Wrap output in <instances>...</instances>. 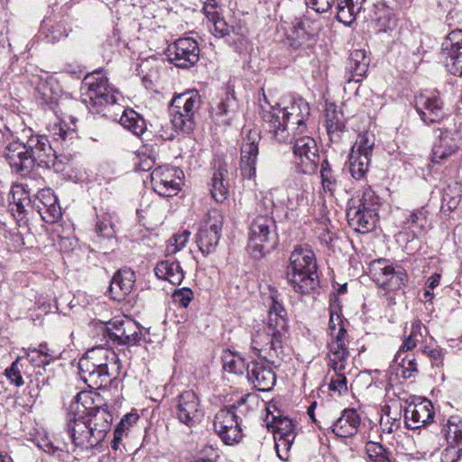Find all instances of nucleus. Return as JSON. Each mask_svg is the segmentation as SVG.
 <instances>
[{
    "instance_id": "1",
    "label": "nucleus",
    "mask_w": 462,
    "mask_h": 462,
    "mask_svg": "<svg viewBox=\"0 0 462 462\" xmlns=\"http://www.w3.org/2000/svg\"><path fill=\"white\" fill-rule=\"evenodd\" d=\"M112 422L108 407L96 404L91 392L81 391L67 409L64 430L75 448L89 450L104 441Z\"/></svg>"
},
{
    "instance_id": "2",
    "label": "nucleus",
    "mask_w": 462,
    "mask_h": 462,
    "mask_svg": "<svg viewBox=\"0 0 462 462\" xmlns=\"http://www.w3.org/2000/svg\"><path fill=\"white\" fill-rule=\"evenodd\" d=\"M287 281L299 294H309L319 284L314 252L308 245H296L290 256Z\"/></svg>"
},
{
    "instance_id": "3",
    "label": "nucleus",
    "mask_w": 462,
    "mask_h": 462,
    "mask_svg": "<svg viewBox=\"0 0 462 462\" xmlns=\"http://www.w3.org/2000/svg\"><path fill=\"white\" fill-rule=\"evenodd\" d=\"M265 105L261 103L263 127L272 134L278 143H287L291 134L285 125L286 117L296 116L309 118L310 108L309 104L300 98L290 106L281 108L279 104L272 106L263 94Z\"/></svg>"
},
{
    "instance_id": "4",
    "label": "nucleus",
    "mask_w": 462,
    "mask_h": 462,
    "mask_svg": "<svg viewBox=\"0 0 462 462\" xmlns=\"http://www.w3.org/2000/svg\"><path fill=\"white\" fill-rule=\"evenodd\" d=\"M82 101L94 113L106 116V108L117 105L121 95L112 87L106 77L95 72L84 78Z\"/></svg>"
},
{
    "instance_id": "5",
    "label": "nucleus",
    "mask_w": 462,
    "mask_h": 462,
    "mask_svg": "<svg viewBox=\"0 0 462 462\" xmlns=\"http://www.w3.org/2000/svg\"><path fill=\"white\" fill-rule=\"evenodd\" d=\"M24 135L32 168L36 165L53 170L55 172L64 171L69 161L67 156L58 154L46 135L34 134L31 128L24 131Z\"/></svg>"
},
{
    "instance_id": "6",
    "label": "nucleus",
    "mask_w": 462,
    "mask_h": 462,
    "mask_svg": "<svg viewBox=\"0 0 462 462\" xmlns=\"http://www.w3.org/2000/svg\"><path fill=\"white\" fill-rule=\"evenodd\" d=\"M380 206V198L372 189H366L359 206L351 207L346 211L349 226L359 233H367L374 229L378 219Z\"/></svg>"
},
{
    "instance_id": "7",
    "label": "nucleus",
    "mask_w": 462,
    "mask_h": 462,
    "mask_svg": "<svg viewBox=\"0 0 462 462\" xmlns=\"http://www.w3.org/2000/svg\"><path fill=\"white\" fill-rule=\"evenodd\" d=\"M278 245L276 224L272 216H256L250 225L249 247L254 258H260Z\"/></svg>"
},
{
    "instance_id": "8",
    "label": "nucleus",
    "mask_w": 462,
    "mask_h": 462,
    "mask_svg": "<svg viewBox=\"0 0 462 462\" xmlns=\"http://www.w3.org/2000/svg\"><path fill=\"white\" fill-rule=\"evenodd\" d=\"M289 141H293V163L297 171L303 174L314 173L319 164V148L315 139L309 134L293 133V137H290Z\"/></svg>"
},
{
    "instance_id": "9",
    "label": "nucleus",
    "mask_w": 462,
    "mask_h": 462,
    "mask_svg": "<svg viewBox=\"0 0 462 462\" xmlns=\"http://www.w3.org/2000/svg\"><path fill=\"white\" fill-rule=\"evenodd\" d=\"M103 328V337L117 346H136L145 341L143 328L130 319L111 320Z\"/></svg>"
},
{
    "instance_id": "10",
    "label": "nucleus",
    "mask_w": 462,
    "mask_h": 462,
    "mask_svg": "<svg viewBox=\"0 0 462 462\" xmlns=\"http://www.w3.org/2000/svg\"><path fill=\"white\" fill-rule=\"evenodd\" d=\"M287 330L280 329L276 326H271L270 323L263 328V330H258L252 337V348L260 356L264 352L266 356L264 359L269 356L270 358L277 357L283 359V341L285 339Z\"/></svg>"
},
{
    "instance_id": "11",
    "label": "nucleus",
    "mask_w": 462,
    "mask_h": 462,
    "mask_svg": "<svg viewBox=\"0 0 462 462\" xmlns=\"http://www.w3.org/2000/svg\"><path fill=\"white\" fill-rule=\"evenodd\" d=\"M174 417L178 421L191 429L200 423L204 409L199 395L191 390L184 391L175 398Z\"/></svg>"
},
{
    "instance_id": "12",
    "label": "nucleus",
    "mask_w": 462,
    "mask_h": 462,
    "mask_svg": "<svg viewBox=\"0 0 462 462\" xmlns=\"http://www.w3.org/2000/svg\"><path fill=\"white\" fill-rule=\"evenodd\" d=\"M199 47L196 40L190 37L180 38L170 44L166 50L168 60L180 69H190L199 60Z\"/></svg>"
},
{
    "instance_id": "13",
    "label": "nucleus",
    "mask_w": 462,
    "mask_h": 462,
    "mask_svg": "<svg viewBox=\"0 0 462 462\" xmlns=\"http://www.w3.org/2000/svg\"><path fill=\"white\" fill-rule=\"evenodd\" d=\"M79 375L89 388L100 389L111 383L120 370L119 363H109V365L89 364V361H79Z\"/></svg>"
},
{
    "instance_id": "14",
    "label": "nucleus",
    "mask_w": 462,
    "mask_h": 462,
    "mask_svg": "<svg viewBox=\"0 0 462 462\" xmlns=\"http://www.w3.org/2000/svg\"><path fill=\"white\" fill-rule=\"evenodd\" d=\"M242 419L231 410L220 409L215 415L214 430L226 445L239 443L243 437Z\"/></svg>"
},
{
    "instance_id": "15",
    "label": "nucleus",
    "mask_w": 462,
    "mask_h": 462,
    "mask_svg": "<svg viewBox=\"0 0 462 462\" xmlns=\"http://www.w3.org/2000/svg\"><path fill=\"white\" fill-rule=\"evenodd\" d=\"M184 174L176 167L155 168L151 173V181L156 193L162 197H172L178 193Z\"/></svg>"
},
{
    "instance_id": "16",
    "label": "nucleus",
    "mask_w": 462,
    "mask_h": 462,
    "mask_svg": "<svg viewBox=\"0 0 462 462\" xmlns=\"http://www.w3.org/2000/svg\"><path fill=\"white\" fill-rule=\"evenodd\" d=\"M414 107L421 121L426 125L441 122L447 116L443 102L439 95L424 91L414 97Z\"/></svg>"
},
{
    "instance_id": "17",
    "label": "nucleus",
    "mask_w": 462,
    "mask_h": 462,
    "mask_svg": "<svg viewBox=\"0 0 462 462\" xmlns=\"http://www.w3.org/2000/svg\"><path fill=\"white\" fill-rule=\"evenodd\" d=\"M413 399L404 410V423L410 430H418L433 421L435 411L430 400L421 397Z\"/></svg>"
},
{
    "instance_id": "18",
    "label": "nucleus",
    "mask_w": 462,
    "mask_h": 462,
    "mask_svg": "<svg viewBox=\"0 0 462 462\" xmlns=\"http://www.w3.org/2000/svg\"><path fill=\"white\" fill-rule=\"evenodd\" d=\"M260 136L257 131H249L241 146L240 171L244 178L254 180L259 154Z\"/></svg>"
},
{
    "instance_id": "19",
    "label": "nucleus",
    "mask_w": 462,
    "mask_h": 462,
    "mask_svg": "<svg viewBox=\"0 0 462 462\" xmlns=\"http://www.w3.org/2000/svg\"><path fill=\"white\" fill-rule=\"evenodd\" d=\"M222 217L217 214L215 217H209L197 234V244L203 254L213 253L221 237Z\"/></svg>"
},
{
    "instance_id": "20",
    "label": "nucleus",
    "mask_w": 462,
    "mask_h": 462,
    "mask_svg": "<svg viewBox=\"0 0 462 462\" xmlns=\"http://www.w3.org/2000/svg\"><path fill=\"white\" fill-rule=\"evenodd\" d=\"M32 85L34 86L37 98L41 99L42 104L51 106L56 105L62 96V90L56 79L48 74L32 76Z\"/></svg>"
},
{
    "instance_id": "21",
    "label": "nucleus",
    "mask_w": 462,
    "mask_h": 462,
    "mask_svg": "<svg viewBox=\"0 0 462 462\" xmlns=\"http://www.w3.org/2000/svg\"><path fill=\"white\" fill-rule=\"evenodd\" d=\"M247 378L258 391L268 392L276 383V374L269 364L251 361L246 365Z\"/></svg>"
},
{
    "instance_id": "22",
    "label": "nucleus",
    "mask_w": 462,
    "mask_h": 462,
    "mask_svg": "<svg viewBox=\"0 0 462 462\" xmlns=\"http://www.w3.org/2000/svg\"><path fill=\"white\" fill-rule=\"evenodd\" d=\"M26 142L20 140L9 143L4 152V156L11 168L16 172H29L32 169Z\"/></svg>"
},
{
    "instance_id": "23",
    "label": "nucleus",
    "mask_w": 462,
    "mask_h": 462,
    "mask_svg": "<svg viewBox=\"0 0 462 462\" xmlns=\"http://www.w3.org/2000/svg\"><path fill=\"white\" fill-rule=\"evenodd\" d=\"M238 108V101L236 97L235 89L228 85L224 96L211 108L212 117L219 125H229L235 117Z\"/></svg>"
},
{
    "instance_id": "24",
    "label": "nucleus",
    "mask_w": 462,
    "mask_h": 462,
    "mask_svg": "<svg viewBox=\"0 0 462 462\" xmlns=\"http://www.w3.org/2000/svg\"><path fill=\"white\" fill-rule=\"evenodd\" d=\"M370 59L365 50H354L351 51L346 65L344 79L346 83L361 82L368 71Z\"/></svg>"
},
{
    "instance_id": "25",
    "label": "nucleus",
    "mask_w": 462,
    "mask_h": 462,
    "mask_svg": "<svg viewBox=\"0 0 462 462\" xmlns=\"http://www.w3.org/2000/svg\"><path fill=\"white\" fill-rule=\"evenodd\" d=\"M438 131L439 134L432 145L430 155L433 164L443 163L448 157L455 154L458 148L451 131L448 129Z\"/></svg>"
},
{
    "instance_id": "26",
    "label": "nucleus",
    "mask_w": 462,
    "mask_h": 462,
    "mask_svg": "<svg viewBox=\"0 0 462 462\" xmlns=\"http://www.w3.org/2000/svg\"><path fill=\"white\" fill-rule=\"evenodd\" d=\"M134 273L130 269H120L113 276L107 291L110 298L121 301L125 300L134 287Z\"/></svg>"
},
{
    "instance_id": "27",
    "label": "nucleus",
    "mask_w": 462,
    "mask_h": 462,
    "mask_svg": "<svg viewBox=\"0 0 462 462\" xmlns=\"http://www.w3.org/2000/svg\"><path fill=\"white\" fill-rule=\"evenodd\" d=\"M360 421V416L355 409H345L340 417L329 426V429L337 437L348 438L357 432Z\"/></svg>"
},
{
    "instance_id": "28",
    "label": "nucleus",
    "mask_w": 462,
    "mask_h": 462,
    "mask_svg": "<svg viewBox=\"0 0 462 462\" xmlns=\"http://www.w3.org/2000/svg\"><path fill=\"white\" fill-rule=\"evenodd\" d=\"M36 196L40 201L39 203L43 204V221L52 224L60 219L62 216L61 208L52 189H42L37 192Z\"/></svg>"
},
{
    "instance_id": "29",
    "label": "nucleus",
    "mask_w": 462,
    "mask_h": 462,
    "mask_svg": "<svg viewBox=\"0 0 462 462\" xmlns=\"http://www.w3.org/2000/svg\"><path fill=\"white\" fill-rule=\"evenodd\" d=\"M403 229L410 230L412 238H418L426 233L428 227V210L424 208L410 211L402 222Z\"/></svg>"
},
{
    "instance_id": "30",
    "label": "nucleus",
    "mask_w": 462,
    "mask_h": 462,
    "mask_svg": "<svg viewBox=\"0 0 462 462\" xmlns=\"http://www.w3.org/2000/svg\"><path fill=\"white\" fill-rule=\"evenodd\" d=\"M325 125L328 135L331 142H339L341 134L346 131V124L342 112L336 109L334 105H330L326 109Z\"/></svg>"
},
{
    "instance_id": "31",
    "label": "nucleus",
    "mask_w": 462,
    "mask_h": 462,
    "mask_svg": "<svg viewBox=\"0 0 462 462\" xmlns=\"http://www.w3.org/2000/svg\"><path fill=\"white\" fill-rule=\"evenodd\" d=\"M155 275L161 279L177 285L184 279V273L179 262L162 261L154 268Z\"/></svg>"
},
{
    "instance_id": "32",
    "label": "nucleus",
    "mask_w": 462,
    "mask_h": 462,
    "mask_svg": "<svg viewBox=\"0 0 462 462\" xmlns=\"http://www.w3.org/2000/svg\"><path fill=\"white\" fill-rule=\"evenodd\" d=\"M462 197V183L458 180H450L442 193L441 210L444 213L455 210L460 203Z\"/></svg>"
},
{
    "instance_id": "33",
    "label": "nucleus",
    "mask_w": 462,
    "mask_h": 462,
    "mask_svg": "<svg viewBox=\"0 0 462 462\" xmlns=\"http://www.w3.org/2000/svg\"><path fill=\"white\" fill-rule=\"evenodd\" d=\"M170 113L171 125L177 133L189 134L193 132L196 125V116L191 112L181 111L171 106Z\"/></svg>"
},
{
    "instance_id": "34",
    "label": "nucleus",
    "mask_w": 462,
    "mask_h": 462,
    "mask_svg": "<svg viewBox=\"0 0 462 462\" xmlns=\"http://www.w3.org/2000/svg\"><path fill=\"white\" fill-rule=\"evenodd\" d=\"M170 113L171 125L177 133L189 134L193 132L196 125V116L191 112L181 111L171 106Z\"/></svg>"
},
{
    "instance_id": "35",
    "label": "nucleus",
    "mask_w": 462,
    "mask_h": 462,
    "mask_svg": "<svg viewBox=\"0 0 462 462\" xmlns=\"http://www.w3.org/2000/svg\"><path fill=\"white\" fill-rule=\"evenodd\" d=\"M79 361H89L92 365L108 366L109 363H119V358L112 349L99 346L87 351Z\"/></svg>"
},
{
    "instance_id": "36",
    "label": "nucleus",
    "mask_w": 462,
    "mask_h": 462,
    "mask_svg": "<svg viewBox=\"0 0 462 462\" xmlns=\"http://www.w3.org/2000/svg\"><path fill=\"white\" fill-rule=\"evenodd\" d=\"M9 202L11 210L17 212L19 215L27 213L30 209L32 210L33 199H31L29 192L23 186L13 188Z\"/></svg>"
},
{
    "instance_id": "37",
    "label": "nucleus",
    "mask_w": 462,
    "mask_h": 462,
    "mask_svg": "<svg viewBox=\"0 0 462 462\" xmlns=\"http://www.w3.org/2000/svg\"><path fill=\"white\" fill-rule=\"evenodd\" d=\"M171 105L181 111L191 112L196 116L201 105V97L197 90L184 92L175 96Z\"/></svg>"
},
{
    "instance_id": "38",
    "label": "nucleus",
    "mask_w": 462,
    "mask_h": 462,
    "mask_svg": "<svg viewBox=\"0 0 462 462\" xmlns=\"http://www.w3.org/2000/svg\"><path fill=\"white\" fill-rule=\"evenodd\" d=\"M120 125L136 136H141L146 131L145 119L134 109H125L120 119Z\"/></svg>"
},
{
    "instance_id": "39",
    "label": "nucleus",
    "mask_w": 462,
    "mask_h": 462,
    "mask_svg": "<svg viewBox=\"0 0 462 462\" xmlns=\"http://www.w3.org/2000/svg\"><path fill=\"white\" fill-rule=\"evenodd\" d=\"M448 444L459 446L462 444V417L460 415H451L447 423L442 427Z\"/></svg>"
},
{
    "instance_id": "40",
    "label": "nucleus",
    "mask_w": 462,
    "mask_h": 462,
    "mask_svg": "<svg viewBox=\"0 0 462 462\" xmlns=\"http://www.w3.org/2000/svg\"><path fill=\"white\" fill-rule=\"evenodd\" d=\"M138 420L139 415L136 412H129L123 416L114 430V439L111 442V448L114 450L119 448L123 437L128 435L131 428L136 424Z\"/></svg>"
},
{
    "instance_id": "41",
    "label": "nucleus",
    "mask_w": 462,
    "mask_h": 462,
    "mask_svg": "<svg viewBox=\"0 0 462 462\" xmlns=\"http://www.w3.org/2000/svg\"><path fill=\"white\" fill-rule=\"evenodd\" d=\"M371 156L351 152L349 155V169L353 178L360 180L368 171Z\"/></svg>"
},
{
    "instance_id": "42",
    "label": "nucleus",
    "mask_w": 462,
    "mask_h": 462,
    "mask_svg": "<svg viewBox=\"0 0 462 462\" xmlns=\"http://www.w3.org/2000/svg\"><path fill=\"white\" fill-rule=\"evenodd\" d=\"M226 172V168L219 167L211 178L210 193L217 202H223L226 198L228 188L224 180Z\"/></svg>"
},
{
    "instance_id": "43",
    "label": "nucleus",
    "mask_w": 462,
    "mask_h": 462,
    "mask_svg": "<svg viewBox=\"0 0 462 462\" xmlns=\"http://www.w3.org/2000/svg\"><path fill=\"white\" fill-rule=\"evenodd\" d=\"M272 305L269 309V322L271 326H276L280 329H288L287 312L278 299L272 295Z\"/></svg>"
},
{
    "instance_id": "44",
    "label": "nucleus",
    "mask_w": 462,
    "mask_h": 462,
    "mask_svg": "<svg viewBox=\"0 0 462 462\" xmlns=\"http://www.w3.org/2000/svg\"><path fill=\"white\" fill-rule=\"evenodd\" d=\"M222 363L225 371L236 374H242L247 365L241 355L228 349L225 350L222 355Z\"/></svg>"
},
{
    "instance_id": "45",
    "label": "nucleus",
    "mask_w": 462,
    "mask_h": 462,
    "mask_svg": "<svg viewBox=\"0 0 462 462\" xmlns=\"http://www.w3.org/2000/svg\"><path fill=\"white\" fill-rule=\"evenodd\" d=\"M53 142L60 143L61 147H67L76 137V132L67 126L64 123L54 124L49 129Z\"/></svg>"
},
{
    "instance_id": "46",
    "label": "nucleus",
    "mask_w": 462,
    "mask_h": 462,
    "mask_svg": "<svg viewBox=\"0 0 462 462\" xmlns=\"http://www.w3.org/2000/svg\"><path fill=\"white\" fill-rule=\"evenodd\" d=\"M361 5L337 2V20L345 25L350 26L356 21V15L361 11Z\"/></svg>"
},
{
    "instance_id": "47",
    "label": "nucleus",
    "mask_w": 462,
    "mask_h": 462,
    "mask_svg": "<svg viewBox=\"0 0 462 462\" xmlns=\"http://www.w3.org/2000/svg\"><path fill=\"white\" fill-rule=\"evenodd\" d=\"M394 266L387 264L385 259H378L374 263V282L379 287L386 290L387 283L390 282V273H393Z\"/></svg>"
},
{
    "instance_id": "48",
    "label": "nucleus",
    "mask_w": 462,
    "mask_h": 462,
    "mask_svg": "<svg viewBox=\"0 0 462 462\" xmlns=\"http://www.w3.org/2000/svg\"><path fill=\"white\" fill-rule=\"evenodd\" d=\"M365 451L370 462H392L390 452L379 442H367Z\"/></svg>"
},
{
    "instance_id": "49",
    "label": "nucleus",
    "mask_w": 462,
    "mask_h": 462,
    "mask_svg": "<svg viewBox=\"0 0 462 462\" xmlns=\"http://www.w3.org/2000/svg\"><path fill=\"white\" fill-rule=\"evenodd\" d=\"M441 57L445 60V66L451 74L462 77V47L451 52H446Z\"/></svg>"
},
{
    "instance_id": "50",
    "label": "nucleus",
    "mask_w": 462,
    "mask_h": 462,
    "mask_svg": "<svg viewBox=\"0 0 462 462\" xmlns=\"http://www.w3.org/2000/svg\"><path fill=\"white\" fill-rule=\"evenodd\" d=\"M26 359L34 367L45 368L52 360L56 359V356L50 352L28 348L26 350Z\"/></svg>"
},
{
    "instance_id": "51",
    "label": "nucleus",
    "mask_w": 462,
    "mask_h": 462,
    "mask_svg": "<svg viewBox=\"0 0 462 462\" xmlns=\"http://www.w3.org/2000/svg\"><path fill=\"white\" fill-rule=\"evenodd\" d=\"M394 364L399 366L401 374L404 379H410L418 374L417 362L412 355L402 356L397 362L394 360Z\"/></svg>"
},
{
    "instance_id": "52",
    "label": "nucleus",
    "mask_w": 462,
    "mask_h": 462,
    "mask_svg": "<svg viewBox=\"0 0 462 462\" xmlns=\"http://www.w3.org/2000/svg\"><path fill=\"white\" fill-rule=\"evenodd\" d=\"M374 146V135L369 132L358 134V137L352 147L351 152L360 154L372 155Z\"/></svg>"
},
{
    "instance_id": "53",
    "label": "nucleus",
    "mask_w": 462,
    "mask_h": 462,
    "mask_svg": "<svg viewBox=\"0 0 462 462\" xmlns=\"http://www.w3.org/2000/svg\"><path fill=\"white\" fill-rule=\"evenodd\" d=\"M329 358V366L335 372H343L346 367V360L349 356L348 347L339 351H333L328 354Z\"/></svg>"
},
{
    "instance_id": "54",
    "label": "nucleus",
    "mask_w": 462,
    "mask_h": 462,
    "mask_svg": "<svg viewBox=\"0 0 462 462\" xmlns=\"http://www.w3.org/2000/svg\"><path fill=\"white\" fill-rule=\"evenodd\" d=\"M390 274V282L387 283L385 291L399 290L408 281L406 270L401 265L394 266L393 273Z\"/></svg>"
},
{
    "instance_id": "55",
    "label": "nucleus",
    "mask_w": 462,
    "mask_h": 462,
    "mask_svg": "<svg viewBox=\"0 0 462 462\" xmlns=\"http://www.w3.org/2000/svg\"><path fill=\"white\" fill-rule=\"evenodd\" d=\"M24 359L23 356H19L15 361L12 363L10 367L5 369V376L14 383L15 386H22L24 382L22 376L23 364L22 361Z\"/></svg>"
},
{
    "instance_id": "56",
    "label": "nucleus",
    "mask_w": 462,
    "mask_h": 462,
    "mask_svg": "<svg viewBox=\"0 0 462 462\" xmlns=\"http://www.w3.org/2000/svg\"><path fill=\"white\" fill-rule=\"evenodd\" d=\"M190 232L184 230L181 233L174 234L169 240L166 251L170 254H174L180 251L189 239Z\"/></svg>"
},
{
    "instance_id": "57",
    "label": "nucleus",
    "mask_w": 462,
    "mask_h": 462,
    "mask_svg": "<svg viewBox=\"0 0 462 462\" xmlns=\"http://www.w3.org/2000/svg\"><path fill=\"white\" fill-rule=\"evenodd\" d=\"M462 47V30L451 32L442 42L441 56Z\"/></svg>"
},
{
    "instance_id": "58",
    "label": "nucleus",
    "mask_w": 462,
    "mask_h": 462,
    "mask_svg": "<svg viewBox=\"0 0 462 462\" xmlns=\"http://www.w3.org/2000/svg\"><path fill=\"white\" fill-rule=\"evenodd\" d=\"M274 437H296L291 420L281 418L276 420Z\"/></svg>"
},
{
    "instance_id": "59",
    "label": "nucleus",
    "mask_w": 462,
    "mask_h": 462,
    "mask_svg": "<svg viewBox=\"0 0 462 462\" xmlns=\"http://www.w3.org/2000/svg\"><path fill=\"white\" fill-rule=\"evenodd\" d=\"M291 36L298 43L300 44L303 41L309 39L310 34L306 28V21L301 19H295L292 23Z\"/></svg>"
},
{
    "instance_id": "60",
    "label": "nucleus",
    "mask_w": 462,
    "mask_h": 462,
    "mask_svg": "<svg viewBox=\"0 0 462 462\" xmlns=\"http://www.w3.org/2000/svg\"><path fill=\"white\" fill-rule=\"evenodd\" d=\"M329 390L338 392L339 394L347 392V379L343 372L335 373L329 383Z\"/></svg>"
},
{
    "instance_id": "61",
    "label": "nucleus",
    "mask_w": 462,
    "mask_h": 462,
    "mask_svg": "<svg viewBox=\"0 0 462 462\" xmlns=\"http://www.w3.org/2000/svg\"><path fill=\"white\" fill-rule=\"evenodd\" d=\"M193 299V291L187 287L175 290L172 294V300L182 308H187Z\"/></svg>"
},
{
    "instance_id": "62",
    "label": "nucleus",
    "mask_w": 462,
    "mask_h": 462,
    "mask_svg": "<svg viewBox=\"0 0 462 462\" xmlns=\"http://www.w3.org/2000/svg\"><path fill=\"white\" fill-rule=\"evenodd\" d=\"M96 233L104 238H112L115 236V229L111 221L107 218L100 219L96 224Z\"/></svg>"
},
{
    "instance_id": "63",
    "label": "nucleus",
    "mask_w": 462,
    "mask_h": 462,
    "mask_svg": "<svg viewBox=\"0 0 462 462\" xmlns=\"http://www.w3.org/2000/svg\"><path fill=\"white\" fill-rule=\"evenodd\" d=\"M309 118H301L296 116L286 117L285 125L290 130V126L293 133L303 134L307 133V120Z\"/></svg>"
},
{
    "instance_id": "64",
    "label": "nucleus",
    "mask_w": 462,
    "mask_h": 462,
    "mask_svg": "<svg viewBox=\"0 0 462 462\" xmlns=\"http://www.w3.org/2000/svg\"><path fill=\"white\" fill-rule=\"evenodd\" d=\"M457 447L448 444L440 454V462H457L462 456V448H457Z\"/></svg>"
}]
</instances>
